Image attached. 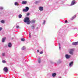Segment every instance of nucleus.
<instances>
[{"instance_id": "28", "label": "nucleus", "mask_w": 78, "mask_h": 78, "mask_svg": "<svg viewBox=\"0 0 78 78\" xmlns=\"http://www.w3.org/2000/svg\"><path fill=\"white\" fill-rule=\"evenodd\" d=\"M43 51H41L40 52V55H42V54H43Z\"/></svg>"}, {"instance_id": "2", "label": "nucleus", "mask_w": 78, "mask_h": 78, "mask_svg": "<svg viewBox=\"0 0 78 78\" xmlns=\"http://www.w3.org/2000/svg\"><path fill=\"white\" fill-rule=\"evenodd\" d=\"M65 57L66 59H69V58H70L71 57V55H69L68 54H66L65 55Z\"/></svg>"}, {"instance_id": "10", "label": "nucleus", "mask_w": 78, "mask_h": 78, "mask_svg": "<svg viewBox=\"0 0 78 78\" xmlns=\"http://www.w3.org/2000/svg\"><path fill=\"white\" fill-rule=\"evenodd\" d=\"M73 62H72L69 64V67H72L73 66Z\"/></svg>"}, {"instance_id": "19", "label": "nucleus", "mask_w": 78, "mask_h": 78, "mask_svg": "<svg viewBox=\"0 0 78 78\" xmlns=\"http://www.w3.org/2000/svg\"><path fill=\"white\" fill-rule=\"evenodd\" d=\"M15 5H18V6L19 5V4H18V3L17 2H16L15 3Z\"/></svg>"}, {"instance_id": "37", "label": "nucleus", "mask_w": 78, "mask_h": 78, "mask_svg": "<svg viewBox=\"0 0 78 78\" xmlns=\"http://www.w3.org/2000/svg\"><path fill=\"white\" fill-rule=\"evenodd\" d=\"M37 30L38 29V27L37 28Z\"/></svg>"}, {"instance_id": "16", "label": "nucleus", "mask_w": 78, "mask_h": 78, "mask_svg": "<svg viewBox=\"0 0 78 78\" xmlns=\"http://www.w3.org/2000/svg\"><path fill=\"white\" fill-rule=\"evenodd\" d=\"M36 21L34 20H33L31 21V23H35V22Z\"/></svg>"}, {"instance_id": "31", "label": "nucleus", "mask_w": 78, "mask_h": 78, "mask_svg": "<svg viewBox=\"0 0 78 78\" xmlns=\"http://www.w3.org/2000/svg\"><path fill=\"white\" fill-rule=\"evenodd\" d=\"M30 15V13H27V16H29Z\"/></svg>"}, {"instance_id": "36", "label": "nucleus", "mask_w": 78, "mask_h": 78, "mask_svg": "<svg viewBox=\"0 0 78 78\" xmlns=\"http://www.w3.org/2000/svg\"><path fill=\"white\" fill-rule=\"evenodd\" d=\"M67 20L65 21V23H67Z\"/></svg>"}, {"instance_id": "23", "label": "nucleus", "mask_w": 78, "mask_h": 78, "mask_svg": "<svg viewBox=\"0 0 78 78\" xmlns=\"http://www.w3.org/2000/svg\"><path fill=\"white\" fill-rule=\"evenodd\" d=\"M41 60L40 58H39L38 59V63H41Z\"/></svg>"}, {"instance_id": "17", "label": "nucleus", "mask_w": 78, "mask_h": 78, "mask_svg": "<svg viewBox=\"0 0 78 78\" xmlns=\"http://www.w3.org/2000/svg\"><path fill=\"white\" fill-rule=\"evenodd\" d=\"M22 17V15L21 14H20L19 15V17L20 19H21V18Z\"/></svg>"}, {"instance_id": "24", "label": "nucleus", "mask_w": 78, "mask_h": 78, "mask_svg": "<svg viewBox=\"0 0 78 78\" xmlns=\"http://www.w3.org/2000/svg\"><path fill=\"white\" fill-rule=\"evenodd\" d=\"M58 45L59 49H61V44H60L59 43H58Z\"/></svg>"}, {"instance_id": "26", "label": "nucleus", "mask_w": 78, "mask_h": 78, "mask_svg": "<svg viewBox=\"0 0 78 78\" xmlns=\"http://www.w3.org/2000/svg\"><path fill=\"white\" fill-rule=\"evenodd\" d=\"M46 22V21H45V20L44 21V22L43 23V25H44Z\"/></svg>"}, {"instance_id": "8", "label": "nucleus", "mask_w": 78, "mask_h": 78, "mask_svg": "<svg viewBox=\"0 0 78 78\" xmlns=\"http://www.w3.org/2000/svg\"><path fill=\"white\" fill-rule=\"evenodd\" d=\"M78 42H74L72 43V45H78Z\"/></svg>"}, {"instance_id": "34", "label": "nucleus", "mask_w": 78, "mask_h": 78, "mask_svg": "<svg viewBox=\"0 0 78 78\" xmlns=\"http://www.w3.org/2000/svg\"><path fill=\"white\" fill-rule=\"evenodd\" d=\"M29 37L31 38V35L30 34H29Z\"/></svg>"}, {"instance_id": "29", "label": "nucleus", "mask_w": 78, "mask_h": 78, "mask_svg": "<svg viewBox=\"0 0 78 78\" xmlns=\"http://www.w3.org/2000/svg\"><path fill=\"white\" fill-rule=\"evenodd\" d=\"M34 27L33 26H32L31 27V28L32 29H34Z\"/></svg>"}, {"instance_id": "6", "label": "nucleus", "mask_w": 78, "mask_h": 78, "mask_svg": "<svg viewBox=\"0 0 78 78\" xmlns=\"http://www.w3.org/2000/svg\"><path fill=\"white\" fill-rule=\"evenodd\" d=\"M73 49H71L70 50V51L69 52L70 55H73Z\"/></svg>"}, {"instance_id": "11", "label": "nucleus", "mask_w": 78, "mask_h": 78, "mask_svg": "<svg viewBox=\"0 0 78 78\" xmlns=\"http://www.w3.org/2000/svg\"><path fill=\"white\" fill-rule=\"evenodd\" d=\"M12 46V44H11V43H9L8 44V47L9 48H10V47H11Z\"/></svg>"}, {"instance_id": "15", "label": "nucleus", "mask_w": 78, "mask_h": 78, "mask_svg": "<svg viewBox=\"0 0 78 78\" xmlns=\"http://www.w3.org/2000/svg\"><path fill=\"white\" fill-rule=\"evenodd\" d=\"M75 17H76V15H75L74 16H73L72 18H71V20H73V19H75Z\"/></svg>"}, {"instance_id": "9", "label": "nucleus", "mask_w": 78, "mask_h": 78, "mask_svg": "<svg viewBox=\"0 0 78 78\" xmlns=\"http://www.w3.org/2000/svg\"><path fill=\"white\" fill-rule=\"evenodd\" d=\"M3 70L5 72H8V68H7V67H5L3 69Z\"/></svg>"}, {"instance_id": "5", "label": "nucleus", "mask_w": 78, "mask_h": 78, "mask_svg": "<svg viewBox=\"0 0 78 78\" xmlns=\"http://www.w3.org/2000/svg\"><path fill=\"white\" fill-rule=\"evenodd\" d=\"M42 3V2H41V1H36L35 2V4H36L37 5H39V4H40V3Z\"/></svg>"}, {"instance_id": "7", "label": "nucleus", "mask_w": 78, "mask_h": 78, "mask_svg": "<svg viewBox=\"0 0 78 78\" xmlns=\"http://www.w3.org/2000/svg\"><path fill=\"white\" fill-rule=\"evenodd\" d=\"M38 9L40 11H42L44 10V7L40 6L39 7Z\"/></svg>"}, {"instance_id": "27", "label": "nucleus", "mask_w": 78, "mask_h": 78, "mask_svg": "<svg viewBox=\"0 0 78 78\" xmlns=\"http://www.w3.org/2000/svg\"><path fill=\"white\" fill-rule=\"evenodd\" d=\"M21 41H25V39H23V38H22L21 39Z\"/></svg>"}, {"instance_id": "22", "label": "nucleus", "mask_w": 78, "mask_h": 78, "mask_svg": "<svg viewBox=\"0 0 78 78\" xmlns=\"http://www.w3.org/2000/svg\"><path fill=\"white\" fill-rule=\"evenodd\" d=\"M2 63H6V61L5 60H3L2 61Z\"/></svg>"}, {"instance_id": "35", "label": "nucleus", "mask_w": 78, "mask_h": 78, "mask_svg": "<svg viewBox=\"0 0 78 78\" xmlns=\"http://www.w3.org/2000/svg\"><path fill=\"white\" fill-rule=\"evenodd\" d=\"M2 30V28L0 27V31H1V30Z\"/></svg>"}, {"instance_id": "32", "label": "nucleus", "mask_w": 78, "mask_h": 78, "mask_svg": "<svg viewBox=\"0 0 78 78\" xmlns=\"http://www.w3.org/2000/svg\"><path fill=\"white\" fill-rule=\"evenodd\" d=\"M19 26H16V28H19Z\"/></svg>"}, {"instance_id": "20", "label": "nucleus", "mask_w": 78, "mask_h": 78, "mask_svg": "<svg viewBox=\"0 0 78 78\" xmlns=\"http://www.w3.org/2000/svg\"><path fill=\"white\" fill-rule=\"evenodd\" d=\"M62 61H61L60 60H59L58 62V64H60V63H61L62 62Z\"/></svg>"}, {"instance_id": "18", "label": "nucleus", "mask_w": 78, "mask_h": 78, "mask_svg": "<svg viewBox=\"0 0 78 78\" xmlns=\"http://www.w3.org/2000/svg\"><path fill=\"white\" fill-rule=\"evenodd\" d=\"M25 49H26V47L25 46H23V48H21L22 50H25Z\"/></svg>"}, {"instance_id": "21", "label": "nucleus", "mask_w": 78, "mask_h": 78, "mask_svg": "<svg viewBox=\"0 0 78 78\" xmlns=\"http://www.w3.org/2000/svg\"><path fill=\"white\" fill-rule=\"evenodd\" d=\"M1 22L2 23H5V21L4 20H2L1 21Z\"/></svg>"}, {"instance_id": "25", "label": "nucleus", "mask_w": 78, "mask_h": 78, "mask_svg": "<svg viewBox=\"0 0 78 78\" xmlns=\"http://www.w3.org/2000/svg\"><path fill=\"white\" fill-rule=\"evenodd\" d=\"M2 56H5V53H2Z\"/></svg>"}, {"instance_id": "13", "label": "nucleus", "mask_w": 78, "mask_h": 78, "mask_svg": "<svg viewBox=\"0 0 78 78\" xmlns=\"http://www.w3.org/2000/svg\"><path fill=\"white\" fill-rule=\"evenodd\" d=\"M6 39L5 37H4L2 38V42H4L5 41V40Z\"/></svg>"}, {"instance_id": "14", "label": "nucleus", "mask_w": 78, "mask_h": 78, "mask_svg": "<svg viewBox=\"0 0 78 78\" xmlns=\"http://www.w3.org/2000/svg\"><path fill=\"white\" fill-rule=\"evenodd\" d=\"M27 1H23L22 2V4H27Z\"/></svg>"}, {"instance_id": "4", "label": "nucleus", "mask_w": 78, "mask_h": 78, "mask_svg": "<svg viewBox=\"0 0 78 78\" xmlns=\"http://www.w3.org/2000/svg\"><path fill=\"white\" fill-rule=\"evenodd\" d=\"M29 10V8L28 7H26V9H23V12H27V11H28Z\"/></svg>"}, {"instance_id": "3", "label": "nucleus", "mask_w": 78, "mask_h": 78, "mask_svg": "<svg viewBox=\"0 0 78 78\" xmlns=\"http://www.w3.org/2000/svg\"><path fill=\"white\" fill-rule=\"evenodd\" d=\"M76 2H75V1L73 0V1H72L71 4L70 5L73 6V5H75V4H76Z\"/></svg>"}, {"instance_id": "12", "label": "nucleus", "mask_w": 78, "mask_h": 78, "mask_svg": "<svg viewBox=\"0 0 78 78\" xmlns=\"http://www.w3.org/2000/svg\"><path fill=\"white\" fill-rule=\"evenodd\" d=\"M56 75V74L55 73H53L52 74V76H53V77H55V76Z\"/></svg>"}, {"instance_id": "1", "label": "nucleus", "mask_w": 78, "mask_h": 78, "mask_svg": "<svg viewBox=\"0 0 78 78\" xmlns=\"http://www.w3.org/2000/svg\"><path fill=\"white\" fill-rule=\"evenodd\" d=\"M24 22L25 23H27V25H29L31 23V21L30 20V19L28 17H26L24 19Z\"/></svg>"}, {"instance_id": "30", "label": "nucleus", "mask_w": 78, "mask_h": 78, "mask_svg": "<svg viewBox=\"0 0 78 78\" xmlns=\"http://www.w3.org/2000/svg\"><path fill=\"white\" fill-rule=\"evenodd\" d=\"M0 9H3V8L2 7H0Z\"/></svg>"}, {"instance_id": "33", "label": "nucleus", "mask_w": 78, "mask_h": 78, "mask_svg": "<svg viewBox=\"0 0 78 78\" xmlns=\"http://www.w3.org/2000/svg\"><path fill=\"white\" fill-rule=\"evenodd\" d=\"M39 50H37V53H39Z\"/></svg>"}]
</instances>
